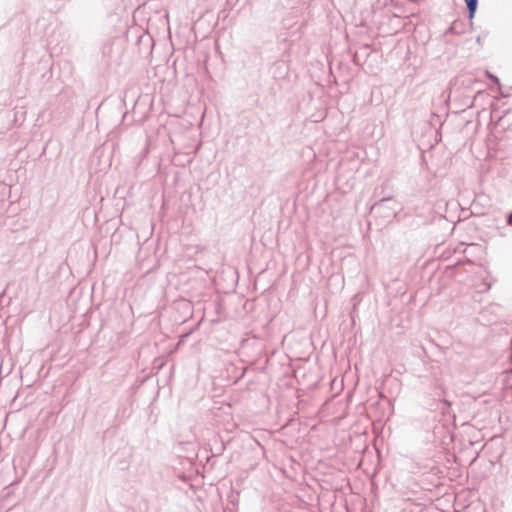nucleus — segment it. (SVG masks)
Listing matches in <instances>:
<instances>
[{
  "mask_svg": "<svg viewBox=\"0 0 512 512\" xmlns=\"http://www.w3.org/2000/svg\"><path fill=\"white\" fill-rule=\"evenodd\" d=\"M507 223L512 226V212L507 217Z\"/></svg>",
  "mask_w": 512,
  "mask_h": 512,
  "instance_id": "39448f33",
  "label": "nucleus"
},
{
  "mask_svg": "<svg viewBox=\"0 0 512 512\" xmlns=\"http://www.w3.org/2000/svg\"><path fill=\"white\" fill-rule=\"evenodd\" d=\"M487 76H488V77H489L493 82H495V83L499 84V78H498V77H496L495 75H493V74H491V73H489V72H487Z\"/></svg>",
  "mask_w": 512,
  "mask_h": 512,
  "instance_id": "20e7f679",
  "label": "nucleus"
},
{
  "mask_svg": "<svg viewBox=\"0 0 512 512\" xmlns=\"http://www.w3.org/2000/svg\"><path fill=\"white\" fill-rule=\"evenodd\" d=\"M391 200V197H383L382 199H380L379 201H377L376 203H374L371 207V211L376 209V208H379L380 206H382L385 202H388Z\"/></svg>",
  "mask_w": 512,
  "mask_h": 512,
  "instance_id": "7ed1b4c3",
  "label": "nucleus"
},
{
  "mask_svg": "<svg viewBox=\"0 0 512 512\" xmlns=\"http://www.w3.org/2000/svg\"><path fill=\"white\" fill-rule=\"evenodd\" d=\"M468 9V17L470 24H472V20L475 16L477 6H478V0H464Z\"/></svg>",
  "mask_w": 512,
  "mask_h": 512,
  "instance_id": "f257e3e1",
  "label": "nucleus"
},
{
  "mask_svg": "<svg viewBox=\"0 0 512 512\" xmlns=\"http://www.w3.org/2000/svg\"><path fill=\"white\" fill-rule=\"evenodd\" d=\"M444 394H445V391H444V390H442V393H441V394H438V396H439V397H441V396H444Z\"/></svg>",
  "mask_w": 512,
  "mask_h": 512,
  "instance_id": "423d86ee",
  "label": "nucleus"
},
{
  "mask_svg": "<svg viewBox=\"0 0 512 512\" xmlns=\"http://www.w3.org/2000/svg\"><path fill=\"white\" fill-rule=\"evenodd\" d=\"M462 26V23L453 22V24L448 28L446 33H461L462 31L459 29Z\"/></svg>",
  "mask_w": 512,
  "mask_h": 512,
  "instance_id": "f03ea898",
  "label": "nucleus"
}]
</instances>
